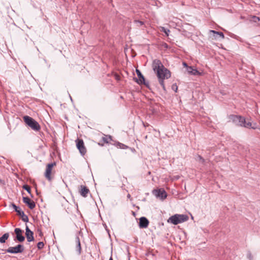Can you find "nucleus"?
Returning a JSON list of instances; mask_svg holds the SVG:
<instances>
[{
  "label": "nucleus",
  "instance_id": "1",
  "mask_svg": "<svg viewBox=\"0 0 260 260\" xmlns=\"http://www.w3.org/2000/svg\"><path fill=\"white\" fill-rule=\"evenodd\" d=\"M152 68L156 74L159 84L164 90L166 91L164 80L171 77L170 71L164 67L160 60L157 59L153 61Z\"/></svg>",
  "mask_w": 260,
  "mask_h": 260
},
{
  "label": "nucleus",
  "instance_id": "2",
  "mask_svg": "<svg viewBox=\"0 0 260 260\" xmlns=\"http://www.w3.org/2000/svg\"><path fill=\"white\" fill-rule=\"evenodd\" d=\"M188 219V216L186 214H175L170 217L167 221L168 223L177 225L179 223L187 221Z\"/></svg>",
  "mask_w": 260,
  "mask_h": 260
},
{
  "label": "nucleus",
  "instance_id": "3",
  "mask_svg": "<svg viewBox=\"0 0 260 260\" xmlns=\"http://www.w3.org/2000/svg\"><path fill=\"white\" fill-rule=\"evenodd\" d=\"M25 124L35 131H40L41 127L39 123L32 117L25 115L23 117Z\"/></svg>",
  "mask_w": 260,
  "mask_h": 260
},
{
  "label": "nucleus",
  "instance_id": "4",
  "mask_svg": "<svg viewBox=\"0 0 260 260\" xmlns=\"http://www.w3.org/2000/svg\"><path fill=\"white\" fill-rule=\"evenodd\" d=\"M136 74L138 76V78H134V80L139 85H144L146 87L149 88V82L147 81H146L145 78L144 76L142 74L141 72L138 70L136 69Z\"/></svg>",
  "mask_w": 260,
  "mask_h": 260
},
{
  "label": "nucleus",
  "instance_id": "5",
  "mask_svg": "<svg viewBox=\"0 0 260 260\" xmlns=\"http://www.w3.org/2000/svg\"><path fill=\"white\" fill-rule=\"evenodd\" d=\"M15 234L14 237V240L16 242L22 243L25 240V236L23 235L24 231L19 228H16L14 231Z\"/></svg>",
  "mask_w": 260,
  "mask_h": 260
},
{
  "label": "nucleus",
  "instance_id": "6",
  "mask_svg": "<svg viewBox=\"0 0 260 260\" xmlns=\"http://www.w3.org/2000/svg\"><path fill=\"white\" fill-rule=\"evenodd\" d=\"M24 250V247L22 244H19L14 247H10L6 250V252L11 254L22 253Z\"/></svg>",
  "mask_w": 260,
  "mask_h": 260
},
{
  "label": "nucleus",
  "instance_id": "7",
  "mask_svg": "<svg viewBox=\"0 0 260 260\" xmlns=\"http://www.w3.org/2000/svg\"><path fill=\"white\" fill-rule=\"evenodd\" d=\"M11 206L17 213L18 215H19L21 218V219L23 221L25 222H28L29 219L28 216L24 213V212L20 209L19 207L17 206L13 203L11 204Z\"/></svg>",
  "mask_w": 260,
  "mask_h": 260
},
{
  "label": "nucleus",
  "instance_id": "8",
  "mask_svg": "<svg viewBox=\"0 0 260 260\" xmlns=\"http://www.w3.org/2000/svg\"><path fill=\"white\" fill-rule=\"evenodd\" d=\"M241 127L255 129L257 128V125L256 123H252L248 119H246L245 117L243 116Z\"/></svg>",
  "mask_w": 260,
  "mask_h": 260
},
{
  "label": "nucleus",
  "instance_id": "9",
  "mask_svg": "<svg viewBox=\"0 0 260 260\" xmlns=\"http://www.w3.org/2000/svg\"><path fill=\"white\" fill-rule=\"evenodd\" d=\"M243 116L240 115L231 114L229 116L230 120L236 126H241Z\"/></svg>",
  "mask_w": 260,
  "mask_h": 260
},
{
  "label": "nucleus",
  "instance_id": "10",
  "mask_svg": "<svg viewBox=\"0 0 260 260\" xmlns=\"http://www.w3.org/2000/svg\"><path fill=\"white\" fill-rule=\"evenodd\" d=\"M76 145L81 155L82 156H84L86 153V147H85L84 143L83 140L77 139L76 140Z\"/></svg>",
  "mask_w": 260,
  "mask_h": 260
},
{
  "label": "nucleus",
  "instance_id": "11",
  "mask_svg": "<svg viewBox=\"0 0 260 260\" xmlns=\"http://www.w3.org/2000/svg\"><path fill=\"white\" fill-rule=\"evenodd\" d=\"M153 193L157 198L161 200H164L167 197V193L163 188L154 189L153 190Z\"/></svg>",
  "mask_w": 260,
  "mask_h": 260
},
{
  "label": "nucleus",
  "instance_id": "12",
  "mask_svg": "<svg viewBox=\"0 0 260 260\" xmlns=\"http://www.w3.org/2000/svg\"><path fill=\"white\" fill-rule=\"evenodd\" d=\"M56 166V162H53L51 163H49L47 164L46 168V171L45 173V177L49 180L51 181L52 178L51 177V174L52 170V168L54 166Z\"/></svg>",
  "mask_w": 260,
  "mask_h": 260
},
{
  "label": "nucleus",
  "instance_id": "13",
  "mask_svg": "<svg viewBox=\"0 0 260 260\" xmlns=\"http://www.w3.org/2000/svg\"><path fill=\"white\" fill-rule=\"evenodd\" d=\"M149 221L148 219L144 217H141L139 218V226L140 229H145L148 227Z\"/></svg>",
  "mask_w": 260,
  "mask_h": 260
},
{
  "label": "nucleus",
  "instance_id": "14",
  "mask_svg": "<svg viewBox=\"0 0 260 260\" xmlns=\"http://www.w3.org/2000/svg\"><path fill=\"white\" fill-rule=\"evenodd\" d=\"M25 236L28 242L34 241V232L29 229L27 225H26L25 228Z\"/></svg>",
  "mask_w": 260,
  "mask_h": 260
},
{
  "label": "nucleus",
  "instance_id": "15",
  "mask_svg": "<svg viewBox=\"0 0 260 260\" xmlns=\"http://www.w3.org/2000/svg\"><path fill=\"white\" fill-rule=\"evenodd\" d=\"M22 200L23 203H25L30 209H33L36 207L35 203L28 197H23Z\"/></svg>",
  "mask_w": 260,
  "mask_h": 260
},
{
  "label": "nucleus",
  "instance_id": "16",
  "mask_svg": "<svg viewBox=\"0 0 260 260\" xmlns=\"http://www.w3.org/2000/svg\"><path fill=\"white\" fill-rule=\"evenodd\" d=\"M75 242L76 244V250L78 255H80L81 253V246L80 238L78 235H76L75 238Z\"/></svg>",
  "mask_w": 260,
  "mask_h": 260
},
{
  "label": "nucleus",
  "instance_id": "17",
  "mask_svg": "<svg viewBox=\"0 0 260 260\" xmlns=\"http://www.w3.org/2000/svg\"><path fill=\"white\" fill-rule=\"evenodd\" d=\"M81 190L80 191L81 195L83 197H86L87 196V194L89 192V189L85 186L81 185L80 186Z\"/></svg>",
  "mask_w": 260,
  "mask_h": 260
},
{
  "label": "nucleus",
  "instance_id": "18",
  "mask_svg": "<svg viewBox=\"0 0 260 260\" xmlns=\"http://www.w3.org/2000/svg\"><path fill=\"white\" fill-rule=\"evenodd\" d=\"M188 72L193 75H200V72L197 69H193L192 67H188L187 69Z\"/></svg>",
  "mask_w": 260,
  "mask_h": 260
},
{
  "label": "nucleus",
  "instance_id": "19",
  "mask_svg": "<svg viewBox=\"0 0 260 260\" xmlns=\"http://www.w3.org/2000/svg\"><path fill=\"white\" fill-rule=\"evenodd\" d=\"M210 33L214 34V37H215V39L217 38V36H218L219 37H221L222 39L224 38V35L222 32L217 31L214 30H210Z\"/></svg>",
  "mask_w": 260,
  "mask_h": 260
},
{
  "label": "nucleus",
  "instance_id": "20",
  "mask_svg": "<svg viewBox=\"0 0 260 260\" xmlns=\"http://www.w3.org/2000/svg\"><path fill=\"white\" fill-rule=\"evenodd\" d=\"M9 233H5L2 237H0V243L2 244L6 243V240L9 238Z\"/></svg>",
  "mask_w": 260,
  "mask_h": 260
},
{
  "label": "nucleus",
  "instance_id": "21",
  "mask_svg": "<svg viewBox=\"0 0 260 260\" xmlns=\"http://www.w3.org/2000/svg\"><path fill=\"white\" fill-rule=\"evenodd\" d=\"M251 21L257 23V25H260V18L256 16H253L251 19Z\"/></svg>",
  "mask_w": 260,
  "mask_h": 260
},
{
  "label": "nucleus",
  "instance_id": "22",
  "mask_svg": "<svg viewBox=\"0 0 260 260\" xmlns=\"http://www.w3.org/2000/svg\"><path fill=\"white\" fill-rule=\"evenodd\" d=\"M115 146L120 149H126L128 148L127 146H126L122 143H121L120 142H117L115 144Z\"/></svg>",
  "mask_w": 260,
  "mask_h": 260
},
{
  "label": "nucleus",
  "instance_id": "23",
  "mask_svg": "<svg viewBox=\"0 0 260 260\" xmlns=\"http://www.w3.org/2000/svg\"><path fill=\"white\" fill-rule=\"evenodd\" d=\"M22 188H23V189H24L26 191H27V192L29 194H30L31 197H32L31 194V188H30V187L29 186H28L27 184H24V185H23Z\"/></svg>",
  "mask_w": 260,
  "mask_h": 260
},
{
  "label": "nucleus",
  "instance_id": "24",
  "mask_svg": "<svg viewBox=\"0 0 260 260\" xmlns=\"http://www.w3.org/2000/svg\"><path fill=\"white\" fill-rule=\"evenodd\" d=\"M102 139L104 143H108L109 140H112V136L110 135L106 136L105 137H103Z\"/></svg>",
  "mask_w": 260,
  "mask_h": 260
},
{
  "label": "nucleus",
  "instance_id": "25",
  "mask_svg": "<svg viewBox=\"0 0 260 260\" xmlns=\"http://www.w3.org/2000/svg\"><path fill=\"white\" fill-rule=\"evenodd\" d=\"M134 23L137 24V26H140L144 24V22L139 20H135L134 21Z\"/></svg>",
  "mask_w": 260,
  "mask_h": 260
},
{
  "label": "nucleus",
  "instance_id": "26",
  "mask_svg": "<svg viewBox=\"0 0 260 260\" xmlns=\"http://www.w3.org/2000/svg\"><path fill=\"white\" fill-rule=\"evenodd\" d=\"M44 244L43 242H39L37 243V247L39 249H41L43 248Z\"/></svg>",
  "mask_w": 260,
  "mask_h": 260
},
{
  "label": "nucleus",
  "instance_id": "27",
  "mask_svg": "<svg viewBox=\"0 0 260 260\" xmlns=\"http://www.w3.org/2000/svg\"><path fill=\"white\" fill-rule=\"evenodd\" d=\"M162 31L164 32L167 36H169L170 30L169 29L166 28L164 27H162Z\"/></svg>",
  "mask_w": 260,
  "mask_h": 260
},
{
  "label": "nucleus",
  "instance_id": "28",
  "mask_svg": "<svg viewBox=\"0 0 260 260\" xmlns=\"http://www.w3.org/2000/svg\"><path fill=\"white\" fill-rule=\"evenodd\" d=\"M197 158H198V160L202 163L203 164L204 162L205 159L203 158V157L202 156L198 155L197 156Z\"/></svg>",
  "mask_w": 260,
  "mask_h": 260
},
{
  "label": "nucleus",
  "instance_id": "29",
  "mask_svg": "<svg viewBox=\"0 0 260 260\" xmlns=\"http://www.w3.org/2000/svg\"><path fill=\"white\" fill-rule=\"evenodd\" d=\"M172 89L175 91L176 92H177L178 87L176 83L173 84L172 86Z\"/></svg>",
  "mask_w": 260,
  "mask_h": 260
},
{
  "label": "nucleus",
  "instance_id": "30",
  "mask_svg": "<svg viewBox=\"0 0 260 260\" xmlns=\"http://www.w3.org/2000/svg\"><path fill=\"white\" fill-rule=\"evenodd\" d=\"M114 77L115 79L117 81H120V76L118 74L115 73L114 75Z\"/></svg>",
  "mask_w": 260,
  "mask_h": 260
},
{
  "label": "nucleus",
  "instance_id": "31",
  "mask_svg": "<svg viewBox=\"0 0 260 260\" xmlns=\"http://www.w3.org/2000/svg\"><path fill=\"white\" fill-rule=\"evenodd\" d=\"M247 257L249 260L252 259V256L250 252H248V253L247 254Z\"/></svg>",
  "mask_w": 260,
  "mask_h": 260
},
{
  "label": "nucleus",
  "instance_id": "32",
  "mask_svg": "<svg viewBox=\"0 0 260 260\" xmlns=\"http://www.w3.org/2000/svg\"><path fill=\"white\" fill-rule=\"evenodd\" d=\"M38 232L39 233V235H40V236H42L43 235V233H42V231H41V230L38 229Z\"/></svg>",
  "mask_w": 260,
  "mask_h": 260
},
{
  "label": "nucleus",
  "instance_id": "33",
  "mask_svg": "<svg viewBox=\"0 0 260 260\" xmlns=\"http://www.w3.org/2000/svg\"><path fill=\"white\" fill-rule=\"evenodd\" d=\"M143 125H144V126L145 127H147V126H148L149 125V124L148 123H143Z\"/></svg>",
  "mask_w": 260,
  "mask_h": 260
},
{
  "label": "nucleus",
  "instance_id": "34",
  "mask_svg": "<svg viewBox=\"0 0 260 260\" xmlns=\"http://www.w3.org/2000/svg\"><path fill=\"white\" fill-rule=\"evenodd\" d=\"M183 64V66H184V67H187V69L188 68V66H187V63H186V62H184Z\"/></svg>",
  "mask_w": 260,
  "mask_h": 260
},
{
  "label": "nucleus",
  "instance_id": "35",
  "mask_svg": "<svg viewBox=\"0 0 260 260\" xmlns=\"http://www.w3.org/2000/svg\"><path fill=\"white\" fill-rule=\"evenodd\" d=\"M109 260H113V257H112V255H111V256H110V257L109 258Z\"/></svg>",
  "mask_w": 260,
  "mask_h": 260
},
{
  "label": "nucleus",
  "instance_id": "36",
  "mask_svg": "<svg viewBox=\"0 0 260 260\" xmlns=\"http://www.w3.org/2000/svg\"><path fill=\"white\" fill-rule=\"evenodd\" d=\"M127 197L128 198H129L131 197V195L129 194H128L127 196Z\"/></svg>",
  "mask_w": 260,
  "mask_h": 260
},
{
  "label": "nucleus",
  "instance_id": "37",
  "mask_svg": "<svg viewBox=\"0 0 260 260\" xmlns=\"http://www.w3.org/2000/svg\"><path fill=\"white\" fill-rule=\"evenodd\" d=\"M165 47H166V48H167V47H168V45H167L166 43H165Z\"/></svg>",
  "mask_w": 260,
  "mask_h": 260
},
{
  "label": "nucleus",
  "instance_id": "38",
  "mask_svg": "<svg viewBox=\"0 0 260 260\" xmlns=\"http://www.w3.org/2000/svg\"><path fill=\"white\" fill-rule=\"evenodd\" d=\"M44 60L45 61V62H47V60L45 59H44Z\"/></svg>",
  "mask_w": 260,
  "mask_h": 260
},
{
  "label": "nucleus",
  "instance_id": "39",
  "mask_svg": "<svg viewBox=\"0 0 260 260\" xmlns=\"http://www.w3.org/2000/svg\"><path fill=\"white\" fill-rule=\"evenodd\" d=\"M70 99H71V101H72V97L70 95Z\"/></svg>",
  "mask_w": 260,
  "mask_h": 260
},
{
  "label": "nucleus",
  "instance_id": "40",
  "mask_svg": "<svg viewBox=\"0 0 260 260\" xmlns=\"http://www.w3.org/2000/svg\"><path fill=\"white\" fill-rule=\"evenodd\" d=\"M36 192H37V194L38 193V190L37 189H36Z\"/></svg>",
  "mask_w": 260,
  "mask_h": 260
}]
</instances>
